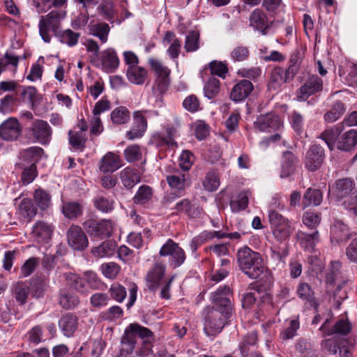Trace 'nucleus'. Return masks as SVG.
I'll return each mask as SVG.
<instances>
[{
  "label": "nucleus",
  "mask_w": 357,
  "mask_h": 357,
  "mask_svg": "<svg viewBox=\"0 0 357 357\" xmlns=\"http://www.w3.org/2000/svg\"><path fill=\"white\" fill-rule=\"evenodd\" d=\"M98 12L107 20L113 19L115 11L112 0H102L98 7Z\"/></svg>",
  "instance_id": "680f3d73"
},
{
  "label": "nucleus",
  "mask_w": 357,
  "mask_h": 357,
  "mask_svg": "<svg viewBox=\"0 0 357 357\" xmlns=\"http://www.w3.org/2000/svg\"><path fill=\"white\" fill-rule=\"evenodd\" d=\"M199 33L197 31H190L185 36L184 48L187 52L197 51L199 48Z\"/></svg>",
  "instance_id": "603ef678"
},
{
  "label": "nucleus",
  "mask_w": 357,
  "mask_h": 357,
  "mask_svg": "<svg viewBox=\"0 0 357 357\" xmlns=\"http://www.w3.org/2000/svg\"><path fill=\"white\" fill-rule=\"evenodd\" d=\"M87 231L94 236L109 237L115 228V223L111 220L104 219L100 222L89 220L84 223Z\"/></svg>",
  "instance_id": "f3484780"
},
{
  "label": "nucleus",
  "mask_w": 357,
  "mask_h": 357,
  "mask_svg": "<svg viewBox=\"0 0 357 357\" xmlns=\"http://www.w3.org/2000/svg\"><path fill=\"white\" fill-rule=\"evenodd\" d=\"M54 229V227L52 224L38 220L33 225L31 234L38 243H47L52 238Z\"/></svg>",
  "instance_id": "aec40b11"
},
{
  "label": "nucleus",
  "mask_w": 357,
  "mask_h": 357,
  "mask_svg": "<svg viewBox=\"0 0 357 357\" xmlns=\"http://www.w3.org/2000/svg\"><path fill=\"white\" fill-rule=\"evenodd\" d=\"M231 316H225L224 311L218 309H211L205 317L204 327L205 334L207 336L212 337L219 334L227 324V320Z\"/></svg>",
  "instance_id": "6e6552de"
},
{
  "label": "nucleus",
  "mask_w": 357,
  "mask_h": 357,
  "mask_svg": "<svg viewBox=\"0 0 357 357\" xmlns=\"http://www.w3.org/2000/svg\"><path fill=\"white\" fill-rule=\"evenodd\" d=\"M66 236L69 246L73 250L82 251L88 247V238L78 225H70L67 231Z\"/></svg>",
  "instance_id": "4468645a"
},
{
  "label": "nucleus",
  "mask_w": 357,
  "mask_h": 357,
  "mask_svg": "<svg viewBox=\"0 0 357 357\" xmlns=\"http://www.w3.org/2000/svg\"><path fill=\"white\" fill-rule=\"evenodd\" d=\"M33 197L37 206L42 211L46 210L51 205V195L40 188L35 190Z\"/></svg>",
  "instance_id": "58836bf2"
},
{
  "label": "nucleus",
  "mask_w": 357,
  "mask_h": 357,
  "mask_svg": "<svg viewBox=\"0 0 357 357\" xmlns=\"http://www.w3.org/2000/svg\"><path fill=\"white\" fill-rule=\"evenodd\" d=\"M253 89L252 84L246 79H243L233 87L230 96L235 102H238L246 98Z\"/></svg>",
  "instance_id": "bb28decb"
},
{
  "label": "nucleus",
  "mask_w": 357,
  "mask_h": 357,
  "mask_svg": "<svg viewBox=\"0 0 357 357\" xmlns=\"http://www.w3.org/2000/svg\"><path fill=\"white\" fill-rule=\"evenodd\" d=\"M204 188L211 192L216 190L220 186L219 176L215 172H209L206 174L203 181Z\"/></svg>",
  "instance_id": "052dcab7"
},
{
  "label": "nucleus",
  "mask_w": 357,
  "mask_h": 357,
  "mask_svg": "<svg viewBox=\"0 0 357 357\" xmlns=\"http://www.w3.org/2000/svg\"><path fill=\"white\" fill-rule=\"evenodd\" d=\"M165 261L155 257L153 265L147 271L145 276L146 286L150 291H155L160 288L165 277Z\"/></svg>",
  "instance_id": "9d476101"
},
{
  "label": "nucleus",
  "mask_w": 357,
  "mask_h": 357,
  "mask_svg": "<svg viewBox=\"0 0 357 357\" xmlns=\"http://www.w3.org/2000/svg\"><path fill=\"white\" fill-rule=\"evenodd\" d=\"M296 292L301 299L309 303L314 301V293L309 284L306 282L300 283Z\"/></svg>",
  "instance_id": "5fc2aeb1"
},
{
  "label": "nucleus",
  "mask_w": 357,
  "mask_h": 357,
  "mask_svg": "<svg viewBox=\"0 0 357 357\" xmlns=\"http://www.w3.org/2000/svg\"><path fill=\"white\" fill-rule=\"evenodd\" d=\"M148 62L155 75L153 89L160 93L165 92L169 85L171 70L161 61L153 58H149Z\"/></svg>",
  "instance_id": "1a4fd4ad"
},
{
  "label": "nucleus",
  "mask_w": 357,
  "mask_h": 357,
  "mask_svg": "<svg viewBox=\"0 0 357 357\" xmlns=\"http://www.w3.org/2000/svg\"><path fill=\"white\" fill-rule=\"evenodd\" d=\"M147 128V122L140 111L135 112L133 114L132 128L126 132L128 139L133 140L141 137Z\"/></svg>",
  "instance_id": "5701e85b"
},
{
  "label": "nucleus",
  "mask_w": 357,
  "mask_h": 357,
  "mask_svg": "<svg viewBox=\"0 0 357 357\" xmlns=\"http://www.w3.org/2000/svg\"><path fill=\"white\" fill-rule=\"evenodd\" d=\"M186 176H188L187 173L183 172L178 169H174L167 175V182L170 188L174 190L175 192L167 194L163 198L164 202L172 203L176 198L184 195L186 187Z\"/></svg>",
  "instance_id": "39448f33"
},
{
  "label": "nucleus",
  "mask_w": 357,
  "mask_h": 357,
  "mask_svg": "<svg viewBox=\"0 0 357 357\" xmlns=\"http://www.w3.org/2000/svg\"><path fill=\"white\" fill-rule=\"evenodd\" d=\"M80 34L75 33L70 29H67L64 31L61 30L60 33L57 37L63 43L67 44L68 46H75L78 42Z\"/></svg>",
  "instance_id": "bf43d9fd"
},
{
  "label": "nucleus",
  "mask_w": 357,
  "mask_h": 357,
  "mask_svg": "<svg viewBox=\"0 0 357 357\" xmlns=\"http://www.w3.org/2000/svg\"><path fill=\"white\" fill-rule=\"evenodd\" d=\"M88 127L86 121L82 119L74 129L68 132L69 142L74 149H82L85 146Z\"/></svg>",
  "instance_id": "6ab92c4d"
},
{
  "label": "nucleus",
  "mask_w": 357,
  "mask_h": 357,
  "mask_svg": "<svg viewBox=\"0 0 357 357\" xmlns=\"http://www.w3.org/2000/svg\"><path fill=\"white\" fill-rule=\"evenodd\" d=\"M39 264L38 258L31 257L28 259L22 266L19 278H24L31 275Z\"/></svg>",
  "instance_id": "4d7b16f0"
},
{
  "label": "nucleus",
  "mask_w": 357,
  "mask_h": 357,
  "mask_svg": "<svg viewBox=\"0 0 357 357\" xmlns=\"http://www.w3.org/2000/svg\"><path fill=\"white\" fill-rule=\"evenodd\" d=\"M59 326L65 336L71 337L77 328L78 319L75 315L68 313L61 317Z\"/></svg>",
  "instance_id": "cd10ccee"
},
{
  "label": "nucleus",
  "mask_w": 357,
  "mask_h": 357,
  "mask_svg": "<svg viewBox=\"0 0 357 357\" xmlns=\"http://www.w3.org/2000/svg\"><path fill=\"white\" fill-rule=\"evenodd\" d=\"M250 51L248 47L238 45L234 47L230 52L231 59L235 62H242L248 59Z\"/></svg>",
  "instance_id": "13d9d810"
},
{
  "label": "nucleus",
  "mask_w": 357,
  "mask_h": 357,
  "mask_svg": "<svg viewBox=\"0 0 357 357\" xmlns=\"http://www.w3.org/2000/svg\"><path fill=\"white\" fill-rule=\"evenodd\" d=\"M249 22L250 26L259 31L263 35L267 33L266 30L269 27L266 14L261 9H255L250 15Z\"/></svg>",
  "instance_id": "b1692460"
},
{
  "label": "nucleus",
  "mask_w": 357,
  "mask_h": 357,
  "mask_svg": "<svg viewBox=\"0 0 357 357\" xmlns=\"http://www.w3.org/2000/svg\"><path fill=\"white\" fill-rule=\"evenodd\" d=\"M323 199V195L320 190L309 188L303 196L305 206L314 205L319 206Z\"/></svg>",
  "instance_id": "49530a36"
},
{
  "label": "nucleus",
  "mask_w": 357,
  "mask_h": 357,
  "mask_svg": "<svg viewBox=\"0 0 357 357\" xmlns=\"http://www.w3.org/2000/svg\"><path fill=\"white\" fill-rule=\"evenodd\" d=\"M204 95L208 99L215 98L220 92V81L215 77H211L204 87Z\"/></svg>",
  "instance_id": "6e6d98bb"
},
{
  "label": "nucleus",
  "mask_w": 357,
  "mask_h": 357,
  "mask_svg": "<svg viewBox=\"0 0 357 357\" xmlns=\"http://www.w3.org/2000/svg\"><path fill=\"white\" fill-rule=\"evenodd\" d=\"M67 284L82 294H86V282L78 275L73 273H64L63 274Z\"/></svg>",
  "instance_id": "4c0bfd02"
},
{
  "label": "nucleus",
  "mask_w": 357,
  "mask_h": 357,
  "mask_svg": "<svg viewBox=\"0 0 357 357\" xmlns=\"http://www.w3.org/2000/svg\"><path fill=\"white\" fill-rule=\"evenodd\" d=\"M111 119L114 123L125 124L130 120V112L125 107H118L112 112Z\"/></svg>",
  "instance_id": "3c124183"
},
{
  "label": "nucleus",
  "mask_w": 357,
  "mask_h": 357,
  "mask_svg": "<svg viewBox=\"0 0 357 357\" xmlns=\"http://www.w3.org/2000/svg\"><path fill=\"white\" fill-rule=\"evenodd\" d=\"M331 234L337 241H342L349 238L347 226L340 220L334 222L331 228Z\"/></svg>",
  "instance_id": "37998d69"
},
{
  "label": "nucleus",
  "mask_w": 357,
  "mask_h": 357,
  "mask_svg": "<svg viewBox=\"0 0 357 357\" xmlns=\"http://www.w3.org/2000/svg\"><path fill=\"white\" fill-rule=\"evenodd\" d=\"M257 340V335L255 331H252L248 333L243 339L241 344L240 349L243 354H247L249 351L250 346L255 345Z\"/></svg>",
  "instance_id": "69168bd1"
},
{
  "label": "nucleus",
  "mask_w": 357,
  "mask_h": 357,
  "mask_svg": "<svg viewBox=\"0 0 357 357\" xmlns=\"http://www.w3.org/2000/svg\"><path fill=\"white\" fill-rule=\"evenodd\" d=\"M29 291V287L24 282H17L12 287L13 296L20 305H24L26 303Z\"/></svg>",
  "instance_id": "72a5a7b5"
},
{
  "label": "nucleus",
  "mask_w": 357,
  "mask_h": 357,
  "mask_svg": "<svg viewBox=\"0 0 357 357\" xmlns=\"http://www.w3.org/2000/svg\"><path fill=\"white\" fill-rule=\"evenodd\" d=\"M116 244L112 241H105L101 245L93 248L91 253L96 257H105L114 254Z\"/></svg>",
  "instance_id": "a18cd8bd"
},
{
  "label": "nucleus",
  "mask_w": 357,
  "mask_h": 357,
  "mask_svg": "<svg viewBox=\"0 0 357 357\" xmlns=\"http://www.w3.org/2000/svg\"><path fill=\"white\" fill-rule=\"evenodd\" d=\"M357 144V132L349 130L339 137L337 141V148L339 150L349 151Z\"/></svg>",
  "instance_id": "7c9ffc66"
},
{
  "label": "nucleus",
  "mask_w": 357,
  "mask_h": 357,
  "mask_svg": "<svg viewBox=\"0 0 357 357\" xmlns=\"http://www.w3.org/2000/svg\"><path fill=\"white\" fill-rule=\"evenodd\" d=\"M122 166L120 156L113 152H107L100 160L98 169L102 173L114 172Z\"/></svg>",
  "instance_id": "4be33fe9"
},
{
  "label": "nucleus",
  "mask_w": 357,
  "mask_h": 357,
  "mask_svg": "<svg viewBox=\"0 0 357 357\" xmlns=\"http://www.w3.org/2000/svg\"><path fill=\"white\" fill-rule=\"evenodd\" d=\"M109 30V25L103 22L92 25L90 29L91 34L98 37L102 43H105L107 41Z\"/></svg>",
  "instance_id": "09e8293b"
},
{
  "label": "nucleus",
  "mask_w": 357,
  "mask_h": 357,
  "mask_svg": "<svg viewBox=\"0 0 357 357\" xmlns=\"http://www.w3.org/2000/svg\"><path fill=\"white\" fill-rule=\"evenodd\" d=\"M120 179L125 188L131 189L140 182L141 176L138 170L126 167L120 172Z\"/></svg>",
  "instance_id": "c756f323"
},
{
  "label": "nucleus",
  "mask_w": 357,
  "mask_h": 357,
  "mask_svg": "<svg viewBox=\"0 0 357 357\" xmlns=\"http://www.w3.org/2000/svg\"><path fill=\"white\" fill-rule=\"evenodd\" d=\"M281 126L280 117L271 112L259 115L254 123L255 129L260 132H274L279 130Z\"/></svg>",
  "instance_id": "dca6fc26"
},
{
  "label": "nucleus",
  "mask_w": 357,
  "mask_h": 357,
  "mask_svg": "<svg viewBox=\"0 0 357 357\" xmlns=\"http://www.w3.org/2000/svg\"><path fill=\"white\" fill-rule=\"evenodd\" d=\"M151 331L139 324H130L125 330L121 339V353L122 354H135L136 344L138 342L137 337H150Z\"/></svg>",
  "instance_id": "7ed1b4c3"
},
{
  "label": "nucleus",
  "mask_w": 357,
  "mask_h": 357,
  "mask_svg": "<svg viewBox=\"0 0 357 357\" xmlns=\"http://www.w3.org/2000/svg\"><path fill=\"white\" fill-rule=\"evenodd\" d=\"M109 297L105 293L93 294L90 298L91 305L96 308H102L108 304Z\"/></svg>",
  "instance_id": "338daca9"
},
{
  "label": "nucleus",
  "mask_w": 357,
  "mask_h": 357,
  "mask_svg": "<svg viewBox=\"0 0 357 357\" xmlns=\"http://www.w3.org/2000/svg\"><path fill=\"white\" fill-rule=\"evenodd\" d=\"M354 183L351 179H339L335 184V195L340 199L345 197L354 190Z\"/></svg>",
  "instance_id": "79ce46f5"
},
{
  "label": "nucleus",
  "mask_w": 357,
  "mask_h": 357,
  "mask_svg": "<svg viewBox=\"0 0 357 357\" xmlns=\"http://www.w3.org/2000/svg\"><path fill=\"white\" fill-rule=\"evenodd\" d=\"M36 176V166L34 163H32L29 167L23 168L21 175V181L24 185H26L33 182Z\"/></svg>",
  "instance_id": "e2e57ef3"
},
{
  "label": "nucleus",
  "mask_w": 357,
  "mask_h": 357,
  "mask_svg": "<svg viewBox=\"0 0 357 357\" xmlns=\"http://www.w3.org/2000/svg\"><path fill=\"white\" fill-rule=\"evenodd\" d=\"M174 208L177 213H184L190 218H195L200 215V209L188 199H183L178 202Z\"/></svg>",
  "instance_id": "2f4dec72"
},
{
  "label": "nucleus",
  "mask_w": 357,
  "mask_h": 357,
  "mask_svg": "<svg viewBox=\"0 0 357 357\" xmlns=\"http://www.w3.org/2000/svg\"><path fill=\"white\" fill-rule=\"evenodd\" d=\"M344 112V104L341 101H336L331 109L324 114V121L328 123H332L338 120Z\"/></svg>",
  "instance_id": "c03bdc74"
},
{
  "label": "nucleus",
  "mask_w": 357,
  "mask_h": 357,
  "mask_svg": "<svg viewBox=\"0 0 357 357\" xmlns=\"http://www.w3.org/2000/svg\"><path fill=\"white\" fill-rule=\"evenodd\" d=\"M64 13L52 10L41 16L38 23L39 33L45 43L51 41L52 36L57 37L61 30V24L64 18Z\"/></svg>",
  "instance_id": "f03ea898"
},
{
  "label": "nucleus",
  "mask_w": 357,
  "mask_h": 357,
  "mask_svg": "<svg viewBox=\"0 0 357 357\" xmlns=\"http://www.w3.org/2000/svg\"><path fill=\"white\" fill-rule=\"evenodd\" d=\"M83 206L77 202H64L62 206V213L68 219H76L82 214Z\"/></svg>",
  "instance_id": "c9c22d12"
},
{
  "label": "nucleus",
  "mask_w": 357,
  "mask_h": 357,
  "mask_svg": "<svg viewBox=\"0 0 357 357\" xmlns=\"http://www.w3.org/2000/svg\"><path fill=\"white\" fill-rule=\"evenodd\" d=\"M304 56V52L300 49H296L290 56L289 61V66L286 68L294 77L298 74Z\"/></svg>",
  "instance_id": "ea45409f"
},
{
  "label": "nucleus",
  "mask_w": 357,
  "mask_h": 357,
  "mask_svg": "<svg viewBox=\"0 0 357 357\" xmlns=\"http://www.w3.org/2000/svg\"><path fill=\"white\" fill-rule=\"evenodd\" d=\"M120 266L114 262H109L102 264V273L107 278L114 279L120 271Z\"/></svg>",
  "instance_id": "0e129e2a"
},
{
  "label": "nucleus",
  "mask_w": 357,
  "mask_h": 357,
  "mask_svg": "<svg viewBox=\"0 0 357 357\" xmlns=\"http://www.w3.org/2000/svg\"><path fill=\"white\" fill-rule=\"evenodd\" d=\"M248 192L242 191L238 193L236 199L230 202V207L232 212L238 213L245 209L248 204Z\"/></svg>",
  "instance_id": "8fccbe9b"
},
{
  "label": "nucleus",
  "mask_w": 357,
  "mask_h": 357,
  "mask_svg": "<svg viewBox=\"0 0 357 357\" xmlns=\"http://www.w3.org/2000/svg\"><path fill=\"white\" fill-rule=\"evenodd\" d=\"M233 293L227 285L219 287L211 294V301L213 304V309L224 311L225 316L232 315L233 304L231 301Z\"/></svg>",
  "instance_id": "423d86ee"
},
{
  "label": "nucleus",
  "mask_w": 357,
  "mask_h": 357,
  "mask_svg": "<svg viewBox=\"0 0 357 357\" xmlns=\"http://www.w3.org/2000/svg\"><path fill=\"white\" fill-rule=\"evenodd\" d=\"M237 259L241 269L249 278L257 279L262 274L264 263L259 253L244 247L238 251Z\"/></svg>",
  "instance_id": "f257e3e1"
},
{
  "label": "nucleus",
  "mask_w": 357,
  "mask_h": 357,
  "mask_svg": "<svg viewBox=\"0 0 357 357\" xmlns=\"http://www.w3.org/2000/svg\"><path fill=\"white\" fill-rule=\"evenodd\" d=\"M343 130L342 124H337L335 126L330 127L324 130L319 138L323 140L331 151L334 150L338 137Z\"/></svg>",
  "instance_id": "a878e982"
},
{
  "label": "nucleus",
  "mask_w": 357,
  "mask_h": 357,
  "mask_svg": "<svg viewBox=\"0 0 357 357\" xmlns=\"http://www.w3.org/2000/svg\"><path fill=\"white\" fill-rule=\"evenodd\" d=\"M128 79L134 84H143L147 79V70L141 66L128 67L126 70Z\"/></svg>",
  "instance_id": "473e14b6"
},
{
  "label": "nucleus",
  "mask_w": 357,
  "mask_h": 357,
  "mask_svg": "<svg viewBox=\"0 0 357 357\" xmlns=\"http://www.w3.org/2000/svg\"><path fill=\"white\" fill-rule=\"evenodd\" d=\"M159 255L160 257L169 256V264L173 268L181 266L186 258L183 249L170 238L160 248Z\"/></svg>",
  "instance_id": "9b49d317"
},
{
  "label": "nucleus",
  "mask_w": 357,
  "mask_h": 357,
  "mask_svg": "<svg viewBox=\"0 0 357 357\" xmlns=\"http://www.w3.org/2000/svg\"><path fill=\"white\" fill-rule=\"evenodd\" d=\"M295 160L296 158L291 152L284 153L282 160L281 178H287L294 172Z\"/></svg>",
  "instance_id": "a19ab883"
},
{
  "label": "nucleus",
  "mask_w": 357,
  "mask_h": 357,
  "mask_svg": "<svg viewBox=\"0 0 357 357\" xmlns=\"http://www.w3.org/2000/svg\"><path fill=\"white\" fill-rule=\"evenodd\" d=\"M52 130L48 123L42 119H33L25 128L26 138L33 143L47 144L52 137Z\"/></svg>",
  "instance_id": "20e7f679"
},
{
  "label": "nucleus",
  "mask_w": 357,
  "mask_h": 357,
  "mask_svg": "<svg viewBox=\"0 0 357 357\" xmlns=\"http://www.w3.org/2000/svg\"><path fill=\"white\" fill-rule=\"evenodd\" d=\"M319 237L318 231H315L312 234H307L299 231L296 234V238L301 246L310 252L314 251V247L319 242Z\"/></svg>",
  "instance_id": "c85d7f7f"
},
{
  "label": "nucleus",
  "mask_w": 357,
  "mask_h": 357,
  "mask_svg": "<svg viewBox=\"0 0 357 357\" xmlns=\"http://www.w3.org/2000/svg\"><path fill=\"white\" fill-rule=\"evenodd\" d=\"M138 344H136L135 354L139 357H145L152 353V340H153V333L151 332L150 337H137Z\"/></svg>",
  "instance_id": "e433bc0d"
},
{
  "label": "nucleus",
  "mask_w": 357,
  "mask_h": 357,
  "mask_svg": "<svg viewBox=\"0 0 357 357\" xmlns=\"http://www.w3.org/2000/svg\"><path fill=\"white\" fill-rule=\"evenodd\" d=\"M22 131L21 124L15 117H9L0 124V137L5 141L17 140Z\"/></svg>",
  "instance_id": "2eb2a0df"
},
{
  "label": "nucleus",
  "mask_w": 357,
  "mask_h": 357,
  "mask_svg": "<svg viewBox=\"0 0 357 357\" xmlns=\"http://www.w3.org/2000/svg\"><path fill=\"white\" fill-rule=\"evenodd\" d=\"M93 204L96 209L102 213H109L114 208L113 199L102 196H99L93 199Z\"/></svg>",
  "instance_id": "864d4df0"
},
{
  "label": "nucleus",
  "mask_w": 357,
  "mask_h": 357,
  "mask_svg": "<svg viewBox=\"0 0 357 357\" xmlns=\"http://www.w3.org/2000/svg\"><path fill=\"white\" fill-rule=\"evenodd\" d=\"M268 218L273 236L278 241L287 240L294 230L291 222L275 211H270Z\"/></svg>",
  "instance_id": "0eeeda50"
},
{
  "label": "nucleus",
  "mask_w": 357,
  "mask_h": 357,
  "mask_svg": "<svg viewBox=\"0 0 357 357\" xmlns=\"http://www.w3.org/2000/svg\"><path fill=\"white\" fill-rule=\"evenodd\" d=\"M124 156L129 162L139 160L142 158L139 146L135 144L128 146L124 151Z\"/></svg>",
  "instance_id": "774afa93"
},
{
  "label": "nucleus",
  "mask_w": 357,
  "mask_h": 357,
  "mask_svg": "<svg viewBox=\"0 0 357 357\" xmlns=\"http://www.w3.org/2000/svg\"><path fill=\"white\" fill-rule=\"evenodd\" d=\"M119 59L114 48L109 47L100 53L98 59L93 60V65L107 73H114L119 66Z\"/></svg>",
  "instance_id": "f8f14e48"
},
{
  "label": "nucleus",
  "mask_w": 357,
  "mask_h": 357,
  "mask_svg": "<svg viewBox=\"0 0 357 357\" xmlns=\"http://www.w3.org/2000/svg\"><path fill=\"white\" fill-rule=\"evenodd\" d=\"M37 211L31 199L24 198L17 206V215L20 220L30 222L36 215Z\"/></svg>",
  "instance_id": "393cba45"
},
{
  "label": "nucleus",
  "mask_w": 357,
  "mask_h": 357,
  "mask_svg": "<svg viewBox=\"0 0 357 357\" xmlns=\"http://www.w3.org/2000/svg\"><path fill=\"white\" fill-rule=\"evenodd\" d=\"M153 190L146 185L140 186L136 192L133 200L135 204H144L147 203L152 197Z\"/></svg>",
  "instance_id": "de8ad7c7"
},
{
  "label": "nucleus",
  "mask_w": 357,
  "mask_h": 357,
  "mask_svg": "<svg viewBox=\"0 0 357 357\" xmlns=\"http://www.w3.org/2000/svg\"><path fill=\"white\" fill-rule=\"evenodd\" d=\"M59 303L63 308L73 309L78 305L79 299L77 295L63 289L60 290Z\"/></svg>",
  "instance_id": "f704fd0d"
},
{
  "label": "nucleus",
  "mask_w": 357,
  "mask_h": 357,
  "mask_svg": "<svg viewBox=\"0 0 357 357\" xmlns=\"http://www.w3.org/2000/svg\"><path fill=\"white\" fill-rule=\"evenodd\" d=\"M294 77L287 70L282 67H275L271 72L268 82L270 89H278L282 84L292 81Z\"/></svg>",
  "instance_id": "412c9836"
},
{
  "label": "nucleus",
  "mask_w": 357,
  "mask_h": 357,
  "mask_svg": "<svg viewBox=\"0 0 357 357\" xmlns=\"http://www.w3.org/2000/svg\"><path fill=\"white\" fill-rule=\"evenodd\" d=\"M323 80L317 75L310 76L296 91L298 101H306L310 96L321 91Z\"/></svg>",
  "instance_id": "ddd939ff"
},
{
  "label": "nucleus",
  "mask_w": 357,
  "mask_h": 357,
  "mask_svg": "<svg viewBox=\"0 0 357 357\" xmlns=\"http://www.w3.org/2000/svg\"><path fill=\"white\" fill-rule=\"evenodd\" d=\"M325 158L324 149L317 144L310 146L305 158V167L310 172L319 169Z\"/></svg>",
  "instance_id": "a211bd4d"
}]
</instances>
